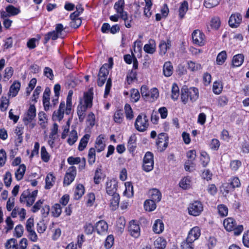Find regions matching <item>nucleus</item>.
Segmentation results:
<instances>
[{
	"label": "nucleus",
	"mask_w": 249,
	"mask_h": 249,
	"mask_svg": "<svg viewBox=\"0 0 249 249\" xmlns=\"http://www.w3.org/2000/svg\"><path fill=\"white\" fill-rule=\"evenodd\" d=\"M193 43L198 46H203L205 44V35L199 30H195L192 33Z\"/></svg>",
	"instance_id": "9b49d317"
},
{
	"label": "nucleus",
	"mask_w": 249,
	"mask_h": 249,
	"mask_svg": "<svg viewBox=\"0 0 249 249\" xmlns=\"http://www.w3.org/2000/svg\"><path fill=\"white\" fill-rule=\"evenodd\" d=\"M104 139V137L102 135H99L96 139L95 147L97 152L103 151L105 148L106 145L103 141Z\"/></svg>",
	"instance_id": "5701e85b"
},
{
	"label": "nucleus",
	"mask_w": 249,
	"mask_h": 249,
	"mask_svg": "<svg viewBox=\"0 0 249 249\" xmlns=\"http://www.w3.org/2000/svg\"><path fill=\"white\" fill-rule=\"evenodd\" d=\"M143 50L146 53L152 54L156 51L155 45L151 43L146 44L144 46Z\"/></svg>",
	"instance_id": "052dcab7"
},
{
	"label": "nucleus",
	"mask_w": 249,
	"mask_h": 249,
	"mask_svg": "<svg viewBox=\"0 0 249 249\" xmlns=\"http://www.w3.org/2000/svg\"><path fill=\"white\" fill-rule=\"evenodd\" d=\"M154 167L153 154L150 152H147L143 160L142 168L145 172H149Z\"/></svg>",
	"instance_id": "423d86ee"
},
{
	"label": "nucleus",
	"mask_w": 249,
	"mask_h": 249,
	"mask_svg": "<svg viewBox=\"0 0 249 249\" xmlns=\"http://www.w3.org/2000/svg\"><path fill=\"white\" fill-rule=\"evenodd\" d=\"M171 46V41L170 40H167V41L161 40L159 45L160 54L161 55H164Z\"/></svg>",
	"instance_id": "6ab92c4d"
},
{
	"label": "nucleus",
	"mask_w": 249,
	"mask_h": 249,
	"mask_svg": "<svg viewBox=\"0 0 249 249\" xmlns=\"http://www.w3.org/2000/svg\"><path fill=\"white\" fill-rule=\"evenodd\" d=\"M179 95V88L177 84L176 83H174L172 87V95L171 98L174 100H176L178 99Z\"/></svg>",
	"instance_id": "37998d69"
},
{
	"label": "nucleus",
	"mask_w": 249,
	"mask_h": 249,
	"mask_svg": "<svg viewBox=\"0 0 249 249\" xmlns=\"http://www.w3.org/2000/svg\"><path fill=\"white\" fill-rule=\"evenodd\" d=\"M181 98L184 104H186L190 99L187 87L184 86L181 89Z\"/></svg>",
	"instance_id": "de8ad7c7"
},
{
	"label": "nucleus",
	"mask_w": 249,
	"mask_h": 249,
	"mask_svg": "<svg viewBox=\"0 0 249 249\" xmlns=\"http://www.w3.org/2000/svg\"><path fill=\"white\" fill-rule=\"evenodd\" d=\"M7 249H18V243L17 240L11 238L8 240L5 244Z\"/></svg>",
	"instance_id": "49530a36"
},
{
	"label": "nucleus",
	"mask_w": 249,
	"mask_h": 249,
	"mask_svg": "<svg viewBox=\"0 0 249 249\" xmlns=\"http://www.w3.org/2000/svg\"><path fill=\"white\" fill-rule=\"evenodd\" d=\"M44 75L50 80L53 79V70L49 67H46L44 69Z\"/></svg>",
	"instance_id": "338daca9"
},
{
	"label": "nucleus",
	"mask_w": 249,
	"mask_h": 249,
	"mask_svg": "<svg viewBox=\"0 0 249 249\" xmlns=\"http://www.w3.org/2000/svg\"><path fill=\"white\" fill-rule=\"evenodd\" d=\"M188 9V4L186 1H184L181 3L179 8V16L181 19L183 18L185 14Z\"/></svg>",
	"instance_id": "72a5a7b5"
},
{
	"label": "nucleus",
	"mask_w": 249,
	"mask_h": 249,
	"mask_svg": "<svg viewBox=\"0 0 249 249\" xmlns=\"http://www.w3.org/2000/svg\"><path fill=\"white\" fill-rule=\"evenodd\" d=\"M118 181L115 179H111L106 183V192L109 195L116 194Z\"/></svg>",
	"instance_id": "4468645a"
},
{
	"label": "nucleus",
	"mask_w": 249,
	"mask_h": 249,
	"mask_svg": "<svg viewBox=\"0 0 249 249\" xmlns=\"http://www.w3.org/2000/svg\"><path fill=\"white\" fill-rule=\"evenodd\" d=\"M76 175V168L73 166L69 167L64 178V184L66 185H70L74 180Z\"/></svg>",
	"instance_id": "f8f14e48"
},
{
	"label": "nucleus",
	"mask_w": 249,
	"mask_h": 249,
	"mask_svg": "<svg viewBox=\"0 0 249 249\" xmlns=\"http://www.w3.org/2000/svg\"><path fill=\"white\" fill-rule=\"evenodd\" d=\"M6 11L10 16H14L19 13V10L14 6L10 5L6 7Z\"/></svg>",
	"instance_id": "13d9d810"
},
{
	"label": "nucleus",
	"mask_w": 249,
	"mask_h": 249,
	"mask_svg": "<svg viewBox=\"0 0 249 249\" xmlns=\"http://www.w3.org/2000/svg\"><path fill=\"white\" fill-rule=\"evenodd\" d=\"M37 192V190H34L31 193L29 190L24 191L20 197V202H26L29 207L32 206L36 200Z\"/></svg>",
	"instance_id": "20e7f679"
},
{
	"label": "nucleus",
	"mask_w": 249,
	"mask_h": 249,
	"mask_svg": "<svg viewBox=\"0 0 249 249\" xmlns=\"http://www.w3.org/2000/svg\"><path fill=\"white\" fill-rule=\"evenodd\" d=\"M158 149L160 151H164L168 145V136L165 133H161L158 135V138L156 142Z\"/></svg>",
	"instance_id": "6e6552de"
},
{
	"label": "nucleus",
	"mask_w": 249,
	"mask_h": 249,
	"mask_svg": "<svg viewBox=\"0 0 249 249\" xmlns=\"http://www.w3.org/2000/svg\"><path fill=\"white\" fill-rule=\"evenodd\" d=\"M179 186L183 189H187L191 186V179L188 177L183 178L180 181Z\"/></svg>",
	"instance_id": "a19ab883"
},
{
	"label": "nucleus",
	"mask_w": 249,
	"mask_h": 249,
	"mask_svg": "<svg viewBox=\"0 0 249 249\" xmlns=\"http://www.w3.org/2000/svg\"><path fill=\"white\" fill-rule=\"evenodd\" d=\"M55 178L52 174H49L46 177V184L45 188L46 189H50L53 185L55 182Z\"/></svg>",
	"instance_id": "c85d7f7f"
},
{
	"label": "nucleus",
	"mask_w": 249,
	"mask_h": 249,
	"mask_svg": "<svg viewBox=\"0 0 249 249\" xmlns=\"http://www.w3.org/2000/svg\"><path fill=\"white\" fill-rule=\"evenodd\" d=\"M113 197L110 200V207L112 210H116L119 205L120 196L118 194L111 195Z\"/></svg>",
	"instance_id": "e433bc0d"
},
{
	"label": "nucleus",
	"mask_w": 249,
	"mask_h": 249,
	"mask_svg": "<svg viewBox=\"0 0 249 249\" xmlns=\"http://www.w3.org/2000/svg\"><path fill=\"white\" fill-rule=\"evenodd\" d=\"M219 0H205L204 6L208 8H212L219 3Z\"/></svg>",
	"instance_id": "bf43d9fd"
},
{
	"label": "nucleus",
	"mask_w": 249,
	"mask_h": 249,
	"mask_svg": "<svg viewBox=\"0 0 249 249\" xmlns=\"http://www.w3.org/2000/svg\"><path fill=\"white\" fill-rule=\"evenodd\" d=\"M113 65V59L110 57L108 59V64H105L100 68L98 75L97 84L99 87H102L105 84L107 75L109 73V71L107 68L111 69Z\"/></svg>",
	"instance_id": "f257e3e1"
},
{
	"label": "nucleus",
	"mask_w": 249,
	"mask_h": 249,
	"mask_svg": "<svg viewBox=\"0 0 249 249\" xmlns=\"http://www.w3.org/2000/svg\"><path fill=\"white\" fill-rule=\"evenodd\" d=\"M244 55L242 54H238L234 55L232 58V65L234 67L240 66L244 62Z\"/></svg>",
	"instance_id": "a878e982"
},
{
	"label": "nucleus",
	"mask_w": 249,
	"mask_h": 249,
	"mask_svg": "<svg viewBox=\"0 0 249 249\" xmlns=\"http://www.w3.org/2000/svg\"><path fill=\"white\" fill-rule=\"evenodd\" d=\"M242 16L239 13L232 14L229 20V25L231 27L236 28L239 26L242 21Z\"/></svg>",
	"instance_id": "2eb2a0df"
},
{
	"label": "nucleus",
	"mask_w": 249,
	"mask_h": 249,
	"mask_svg": "<svg viewBox=\"0 0 249 249\" xmlns=\"http://www.w3.org/2000/svg\"><path fill=\"white\" fill-rule=\"evenodd\" d=\"M150 199L158 202L160 201L161 198V194L160 192L157 189H153L149 192Z\"/></svg>",
	"instance_id": "aec40b11"
},
{
	"label": "nucleus",
	"mask_w": 249,
	"mask_h": 249,
	"mask_svg": "<svg viewBox=\"0 0 249 249\" xmlns=\"http://www.w3.org/2000/svg\"><path fill=\"white\" fill-rule=\"evenodd\" d=\"M93 93L89 90L85 92L83 100H81L77 108L82 110L83 112H86L88 108L91 107L92 106Z\"/></svg>",
	"instance_id": "7ed1b4c3"
},
{
	"label": "nucleus",
	"mask_w": 249,
	"mask_h": 249,
	"mask_svg": "<svg viewBox=\"0 0 249 249\" xmlns=\"http://www.w3.org/2000/svg\"><path fill=\"white\" fill-rule=\"evenodd\" d=\"M148 126V119L145 114H140L137 117L135 127L140 132L145 131Z\"/></svg>",
	"instance_id": "39448f33"
},
{
	"label": "nucleus",
	"mask_w": 249,
	"mask_h": 249,
	"mask_svg": "<svg viewBox=\"0 0 249 249\" xmlns=\"http://www.w3.org/2000/svg\"><path fill=\"white\" fill-rule=\"evenodd\" d=\"M173 71V67L170 61L166 62L163 67V72L166 77L170 76Z\"/></svg>",
	"instance_id": "b1692460"
},
{
	"label": "nucleus",
	"mask_w": 249,
	"mask_h": 249,
	"mask_svg": "<svg viewBox=\"0 0 249 249\" xmlns=\"http://www.w3.org/2000/svg\"><path fill=\"white\" fill-rule=\"evenodd\" d=\"M95 228L98 233L104 234L107 231L108 225L105 221L100 220L96 223Z\"/></svg>",
	"instance_id": "a211bd4d"
},
{
	"label": "nucleus",
	"mask_w": 249,
	"mask_h": 249,
	"mask_svg": "<svg viewBox=\"0 0 249 249\" xmlns=\"http://www.w3.org/2000/svg\"><path fill=\"white\" fill-rule=\"evenodd\" d=\"M26 166L24 164L19 165L18 169L15 173V177L18 180H20L23 177L26 171Z\"/></svg>",
	"instance_id": "7c9ffc66"
},
{
	"label": "nucleus",
	"mask_w": 249,
	"mask_h": 249,
	"mask_svg": "<svg viewBox=\"0 0 249 249\" xmlns=\"http://www.w3.org/2000/svg\"><path fill=\"white\" fill-rule=\"evenodd\" d=\"M96 150L94 148H90L88 153V162L89 165H92L95 162Z\"/></svg>",
	"instance_id": "f704fd0d"
},
{
	"label": "nucleus",
	"mask_w": 249,
	"mask_h": 249,
	"mask_svg": "<svg viewBox=\"0 0 249 249\" xmlns=\"http://www.w3.org/2000/svg\"><path fill=\"white\" fill-rule=\"evenodd\" d=\"M200 235V230L198 227L193 228L189 232L187 237L188 239L192 241H195L197 240Z\"/></svg>",
	"instance_id": "dca6fc26"
},
{
	"label": "nucleus",
	"mask_w": 249,
	"mask_h": 249,
	"mask_svg": "<svg viewBox=\"0 0 249 249\" xmlns=\"http://www.w3.org/2000/svg\"><path fill=\"white\" fill-rule=\"evenodd\" d=\"M222 86L220 83L217 82H214L213 89L214 93L216 94H220L222 90Z\"/></svg>",
	"instance_id": "0e129e2a"
},
{
	"label": "nucleus",
	"mask_w": 249,
	"mask_h": 249,
	"mask_svg": "<svg viewBox=\"0 0 249 249\" xmlns=\"http://www.w3.org/2000/svg\"><path fill=\"white\" fill-rule=\"evenodd\" d=\"M77 139L78 135L76 131L72 130L70 133L67 142L70 145H72L77 141Z\"/></svg>",
	"instance_id": "58836bf2"
},
{
	"label": "nucleus",
	"mask_w": 249,
	"mask_h": 249,
	"mask_svg": "<svg viewBox=\"0 0 249 249\" xmlns=\"http://www.w3.org/2000/svg\"><path fill=\"white\" fill-rule=\"evenodd\" d=\"M200 161L203 167H206L210 161V158L208 154L205 152L201 153Z\"/></svg>",
	"instance_id": "09e8293b"
},
{
	"label": "nucleus",
	"mask_w": 249,
	"mask_h": 249,
	"mask_svg": "<svg viewBox=\"0 0 249 249\" xmlns=\"http://www.w3.org/2000/svg\"><path fill=\"white\" fill-rule=\"evenodd\" d=\"M124 119V115L122 110H117L115 112L114 115V120L116 123H121Z\"/></svg>",
	"instance_id": "864d4df0"
},
{
	"label": "nucleus",
	"mask_w": 249,
	"mask_h": 249,
	"mask_svg": "<svg viewBox=\"0 0 249 249\" xmlns=\"http://www.w3.org/2000/svg\"><path fill=\"white\" fill-rule=\"evenodd\" d=\"M64 28L62 24L59 23L56 25L55 29L54 30L55 31V33H57V35L60 38H63L65 36L64 34Z\"/></svg>",
	"instance_id": "5fc2aeb1"
},
{
	"label": "nucleus",
	"mask_w": 249,
	"mask_h": 249,
	"mask_svg": "<svg viewBox=\"0 0 249 249\" xmlns=\"http://www.w3.org/2000/svg\"><path fill=\"white\" fill-rule=\"evenodd\" d=\"M233 190V187H231L230 183H223L220 187V191L225 196Z\"/></svg>",
	"instance_id": "ea45409f"
},
{
	"label": "nucleus",
	"mask_w": 249,
	"mask_h": 249,
	"mask_svg": "<svg viewBox=\"0 0 249 249\" xmlns=\"http://www.w3.org/2000/svg\"><path fill=\"white\" fill-rule=\"evenodd\" d=\"M154 246L157 249H164L166 246V241L162 237H159L155 241Z\"/></svg>",
	"instance_id": "2f4dec72"
},
{
	"label": "nucleus",
	"mask_w": 249,
	"mask_h": 249,
	"mask_svg": "<svg viewBox=\"0 0 249 249\" xmlns=\"http://www.w3.org/2000/svg\"><path fill=\"white\" fill-rule=\"evenodd\" d=\"M20 88V83L15 81L10 87L8 92V96L11 97H15L18 93Z\"/></svg>",
	"instance_id": "f3484780"
},
{
	"label": "nucleus",
	"mask_w": 249,
	"mask_h": 249,
	"mask_svg": "<svg viewBox=\"0 0 249 249\" xmlns=\"http://www.w3.org/2000/svg\"><path fill=\"white\" fill-rule=\"evenodd\" d=\"M137 138L135 134L132 135L128 140L127 143L128 149L130 152H133L135 150L137 146L136 144Z\"/></svg>",
	"instance_id": "393cba45"
},
{
	"label": "nucleus",
	"mask_w": 249,
	"mask_h": 249,
	"mask_svg": "<svg viewBox=\"0 0 249 249\" xmlns=\"http://www.w3.org/2000/svg\"><path fill=\"white\" fill-rule=\"evenodd\" d=\"M188 209L189 214L196 216L203 211V207L200 201H196L189 205Z\"/></svg>",
	"instance_id": "0eeeda50"
},
{
	"label": "nucleus",
	"mask_w": 249,
	"mask_h": 249,
	"mask_svg": "<svg viewBox=\"0 0 249 249\" xmlns=\"http://www.w3.org/2000/svg\"><path fill=\"white\" fill-rule=\"evenodd\" d=\"M223 225L226 231H233L234 234L235 235H240L243 230V226L242 225L237 226L236 221L231 217L225 219L224 220Z\"/></svg>",
	"instance_id": "f03ea898"
},
{
	"label": "nucleus",
	"mask_w": 249,
	"mask_h": 249,
	"mask_svg": "<svg viewBox=\"0 0 249 249\" xmlns=\"http://www.w3.org/2000/svg\"><path fill=\"white\" fill-rule=\"evenodd\" d=\"M12 175L9 172H6L4 177V182L6 186L9 187L12 182Z\"/></svg>",
	"instance_id": "774afa93"
},
{
	"label": "nucleus",
	"mask_w": 249,
	"mask_h": 249,
	"mask_svg": "<svg viewBox=\"0 0 249 249\" xmlns=\"http://www.w3.org/2000/svg\"><path fill=\"white\" fill-rule=\"evenodd\" d=\"M62 212V208L59 204H55L52 207V213L54 217H58Z\"/></svg>",
	"instance_id": "8fccbe9b"
},
{
	"label": "nucleus",
	"mask_w": 249,
	"mask_h": 249,
	"mask_svg": "<svg viewBox=\"0 0 249 249\" xmlns=\"http://www.w3.org/2000/svg\"><path fill=\"white\" fill-rule=\"evenodd\" d=\"M221 24L220 18L218 17H213L211 20V26L214 29H218Z\"/></svg>",
	"instance_id": "603ef678"
},
{
	"label": "nucleus",
	"mask_w": 249,
	"mask_h": 249,
	"mask_svg": "<svg viewBox=\"0 0 249 249\" xmlns=\"http://www.w3.org/2000/svg\"><path fill=\"white\" fill-rule=\"evenodd\" d=\"M188 69L191 71H196L200 69L202 67L199 63H196L192 61H189L187 63Z\"/></svg>",
	"instance_id": "473e14b6"
},
{
	"label": "nucleus",
	"mask_w": 249,
	"mask_h": 249,
	"mask_svg": "<svg viewBox=\"0 0 249 249\" xmlns=\"http://www.w3.org/2000/svg\"><path fill=\"white\" fill-rule=\"evenodd\" d=\"M9 101L6 97H2L0 100V107L1 110H5L8 107Z\"/></svg>",
	"instance_id": "e2e57ef3"
},
{
	"label": "nucleus",
	"mask_w": 249,
	"mask_h": 249,
	"mask_svg": "<svg viewBox=\"0 0 249 249\" xmlns=\"http://www.w3.org/2000/svg\"><path fill=\"white\" fill-rule=\"evenodd\" d=\"M217 209L218 213L221 216H226L227 215L228 213V208L226 205L224 204L218 205L217 206Z\"/></svg>",
	"instance_id": "3c124183"
},
{
	"label": "nucleus",
	"mask_w": 249,
	"mask_h": 249,
	"mask_svg": "<svg viewBox=\"0 0 249 249\" xmlns=\"http://www.w3.org/2000/svg\"><path fill=\"white\" fill-rule=\"evenodd\" d=\"M188 92L190 100L192 102L196 101L198 97V90L197 89L192 87L188 88Z\"/></svg>",
	"instance_id": "bb28decb"
},
{
	"label": "nucleus",
	"mask_w": 249,
	"mask_h": 249,
	"mask_svg": "<svg viewBox=\"0 0 249 249\" xmlns=\"http://www.w3.org/2000/svg\"><path fill=\"white\" fill-rule=\"evenodd\" d=\"M156 202L150 199H147L144 203V208L146 211L151 212L156 208Z\"/></svg>",
	"instance_id": "cd10ccee"
},
{
	"label": "nucleus",
	"mask_w": 249,
	"mask_h": 249,
	"mask_svg": "<svg viewBox=\"0 0 249 249\" xmlns=\"http://www.w3.org/2000/svg\"><path fill=\"white\" fill-rule=\"evenodd\" d=\"M124 0H118L115 2L114 8L116 10V12L119 14L120 17L124 20H125L128 19V16L127 12L124 10Z\"/></svg>",
	"instance_id": "9d476101"
},
{
	"label": "nucleus",
	"mask_w": 249,
	"mask_h": 249,
	"mask_svg": "<svg viewBox=\"0 0 249 249\" xmlns=\"http://www.w3.org/2000/svg\"><path fill=\"white\" fill-rule=\"evenodd\" d=\"M125 190L124 192V194L128 197H132L133 196V187L131 182H127L125 183Z\"/></svg>",
	"instance_id": "4c0bfd02"
},
{
	"label": "nucleus",
	"mask_w": 249,
	"mask_h": 249,
	"mask_svg": "<svg viewBox=\"0 0 249 249\" xmlns=\"http://www.w3.org/2000/svg\"><path fill=\"white\" fill-rule=\"evenodd\" d=\"M85 192L84 187L82 184H78L75 188L74 191V198L75 199H79L84 195Z\"/></svg>",
	"instance_id": "c756f323"
},
{
	"label": "nucleus",
	"mask_w": 249,
	"mask_h": 249,
	"mask_svg": "<svg viewBox=\"0 0 249 249\" xmlns=\"http://www.w3.org/2000/svg\"><path fill=\"white\" fill-rule=\"evenodd\" d=\"M114 243V237L112 235H108L106 240L105 246L107 249H110Z\"/></svg>",
	"instance_id": "69168bd1"
},
{
	"label": "nucleus",
	"mask_w": 249,
	"mask_h": 249,
	"mask_svg": "<svg viewBox=\"0 0 249 249\" xmlns=\"http://www.w3.org/2000/svg\"><path fill=\"white\" fill-rule=\"evenodd\" d=\"M227 53L225 51H223L219 53L216 58V63L218 65L223 64L227 59Z\"/></svg>",
	"instance_id": "79ce46f5"
},
{
	"label": "nucleus",
	"mask_w": 249,
	"mask_h": 249,
	"mask_svg": "<svg viewBox=\"0 0 249 249\" xmlns=\"http://www.w3.org/2000/svg\"><path fill=\"white\" fill-rule=\"evenodd\" d=\"M89 137V135L87 134L81 139L78 146V150L79 151H83L85 149L87 145Z\"/></svg>",
	"instance_id": "c9c22d12"
},
{
	"label": "nucleus",
	"mask_w": 249,
	"mask_h": 249,
	"mask_svg": "<svg viewBox=\"0 0 249 249\" xmlns=\"http://www.w3.org/2000/svg\"><path fill=\"white\" fill-rule=\"evenodd\" d=\"M36 116V109L34 105L30 106L27 111L25 113L23 121L25 125H27L35 118Z\"/></svg>",
	"instance_id": "1a4fd4ad"
},
{
	"label": "nucleus",
	"mask_w": 249,
	"mask_h": 249,
	"mask_svg": "<svg viewBox=\"0 0 249 249\" xmlns=\"http://www.w3.org/2000/svg\"><path fill=\"white\" fill-rule=\"evenodd\" d=\"M58 37H59L57 35V33H55V31L50 32L45 35L44 43H46L50 39L54 40Z\"/></svg>",
	"instance_id": "c03bdc74"
},
{
	"label": "nucleus",
	"mask_w": 249,
	"mask_h": 249,
	"mask_svg": "<svg viewBox=\"0 0 249 249\" xmlns=\"http://www.w3.org/2000/svg\"><path fill=\"white\" fill-rule=\"evenodd\" d=\"M164 230V224L162 220L157 219L155 221L153 226V231L155 233L160 234Z\"/></svg>",
	"instance_id": "4be33fe9"
},
{
	"label": "nucleus",
	"mask_w": 249,
	"mask_h": 249,
	"mask_svg": "<svg viewBox=\"0 0 249 249\" xmlns=\"http://www.w3.org/2000/svg\"><path fill=\"white\" fill-rule=\"evenodd\" d=\"M41 157L42 160L46 162L50 160V155L45 146H42L41 148Z\"/></svg>",
	"instance_id": "4d7b16f0"
},
{
	"label": "nucleus",
	"mask_w": 249,
	"mask_h": 249,
	"mask_svg": "<svg viewBox=\"0 0 249 249\" xmlns=\"http://www.w3.org/2000/svg\"><path fill=\"white\" fill-rule=\"evenodd\" d=\"M194 241H192L190 239L186 238V240L183 241L181 245L182 249H194Z\"/></svg>",
	"instance_id": "a18cd8bd"
},
{
	"label": "nucleus",
	"mask_w": 249,
	"mask_h": 249,
	"mask_svg": "<svg viewBox=\"0 0 249 249\" xmlns=\"http://www.w3.org/2000/svg\"><path fill=\"white\" fill-rule=\"evenodd\" d=\"M64 112L60 110L55 111L53 114V120H58L61 121L64 117Z\"/></svg>",
	"instance_id": "680f3d73"
},
{
	"label": "nucleus",
	"mask_w": 249,
	"mask_h": 249,
	"mask_svg": "<svg viewBox=\"0 0 249 249\" xmlns=\"http://www.w3.org/2000/svg\"><path fill=\"white\" fill-rule=\"evenodd\" d=\"M38 123L42 128H45L48 124L47 116L43 111L39 112L38 114Z\"/></svg>",
	"instance_id": "412c9836"
},
{
	"label": "nucleus",
	"mask_w": 249,
	"mask_h": 249,
	"mask_svg": "<svg viewBox=\"0 0 249 249\" xmlns=\"http://www.w3.org/2000/svg\"><path fill=\"white\" fill-rule=\"evenodd\" d=\"M128 231L131 235L134 238H138L140 235V227L138 222L133 220L129 222Z\"/></svg>",
	"instance_id": "ddd939ff"
},
{
	"label": "nucleus",
	"mask_w": 249,
	"mask_h": 249,
	"mask_svg": "<svg viewBox=\"0 0 249 249\" xmlns=\"http://www.w3.org/2000/svg\"><path fill=\"white\" fill-rule=\"evenodd\" d=\"M124 110L126 119L131 120L133 118V113L130 106L126 104L124 106Z\"/></svg>",
	"instance_id": "6e6d98bb"
}]
</instances>
